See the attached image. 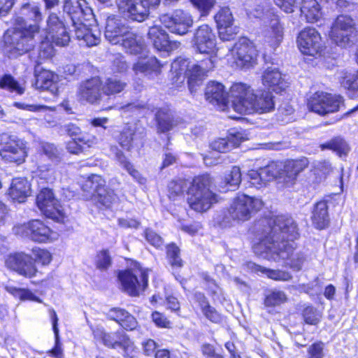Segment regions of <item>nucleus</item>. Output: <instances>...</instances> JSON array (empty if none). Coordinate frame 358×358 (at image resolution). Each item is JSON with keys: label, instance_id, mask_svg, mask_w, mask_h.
<instances>
[{"label": "nucleus", "instance_id": "nucleus-50", "mask_svg": "<svg viewBox=\"0 0 358 358\" xmlns=\"http://www.w3.org/2000/svg\"><path fill=\"white\" fill-rule=\"evenodd\" d=\"M322 150L330 149L336 152L340 155H346L349 151V147L346 142L341 138H335L329 142L321 145Z\"/></svg>", "mask_w": 358, "mask_h": 358}, {"label": "nucleus", "instance_id": "nucleus-39", "mask_svg": "<svg viewBox=\"0 0 358 358\" xmlns=\"http://www.w3.org/2000/svg\"><path fill=\"white\" fill-rule=\"evenodd\" d=\"M64 129L69 136L74 139H78L81 144L85 145L87 148H92L98 143V139L96 136L83 134L80 127L75 124H67L64 126Z\"/></svg>", "mask_w": 358, "mask_h": 358}, {"label": "nucleus", "instance_id": "nucleus-34", "mask_svg": "<svg viewBox=\"0 0 358 358\" xmlns=\"http://www.w3.org/2000/svg\"><path fill=\"white\" fill-rule=\"evenodd\" d=\"M35 78L36 88L48 90L53 94H56L58 92L57 76L52 72L43 70L39 73H37V70L35 69Z\"/></svg>", "mask_w": 358, "mask_h": 358}, {"label": "nucleus", "instance_id": "nucleus-45", "mask_svg": "<svg viewBox=\"0 0 358 358\" xmlns=\"http://www.w3.org/2000/svg\"><path fill=\"white\" fill-rule=\"evenodd\" d=\"M116 157L117 160L120 162L121 165L127 171V172L131 175L136 181H138L141 184H144L145 182V178H143L138 171L136 170L133 165L127 160L124 153L116 148Z\"/></svg>", "mask_w": 358, "mask_h": 358}, {"label": "nucleus", "instance_id": "nucleus-3", "mask_svg": "<svg viewBox=\"0 0 358 358\" xmlns=\"http://www.w3.org/2000/svg\"><path fill=\"white\" fill-rule=\"evenodd\" d=\"M64 12L72 23V31L80 45L87 47L97 45L101 41V32L96 27H92V10L85 0H64Z\"/></svg>", "mask_w": 358, "mask_h": 358}, {"label": "nucleus", "instance_id": "nucleus-52", "mask_svg": "<svg viewBox=\"0 0 358 358\" xmlns=\"http://www.w3.org/2000/svg\"><path fill=\"white\" fill-rule=\"evenodd\" d=\"M0 88L22 94L24 88L22 87L10 75H4L0 78Z\"/></svg>", "mask_w": 358, "mask_h": 358}, {"label": "nucleus", "instance_id": "nucleus-27", "mask_svg": "<svg viewBox=\"0 0 358 358\" xmlns=\"http://www.w3.org/2000/svg\"><path fill=\"white\" fill-rule=\"evenodd\" d=\"M161 64L155 57L148 56L145 53L138 57L132 65L135 75L143 74L146 76H156L161 73Z\"/></svg>", "mask_w": 358, "mask_h": 358}, {"label": "nucleus", "instance_id": "nucleus-7", "mask_svg": "<svg viewBox=\"0 0 358 358\" xmlns=\"http://www.w3.org/2000/svg\"><path fill=\"white\" fill-rule=\"evenodd\" d=\"M148 269L143 268L139 264L120 271L118 279L123 290L131 296H138L148 286Z\"/></svg>", "mask_w": 358, "mask_h": 358}, {"label": "nucleus", "instance_id": "nucleus-9", "mask_svg": "<svg viewBox=\"0 0 358 358\" xmlns=\"http://www.w3.org/2000/svg\"><path fill=\"white\" fill-rule=\"evenodd\" d=\"M262 206L263 202L261 199L241 194L234 199L228 208V213L233 220L245 222L260 210Z\"/></svg>", "mask_w": 358, "mask_h": 358}, {"label": "nucleus", "instance_id": "nucleus-11", "mask_svg": "<svg viewBox=\"0 0 358 358\" xmlns=\"http://www.w3.org/2000/svg\"><path fill=\"white\" fill-rule=\"evenodd\" d=\"M161 0H115L119 11L132 20L143 22L156 8Z\"/></svg>", "mask_w": 358, "mask_h": 358}, {"label": "nucleus", "instance_id": "nucleus-14", "mask_svg": "<svg viewBox=\"0 0 358 358\" xmlns=\"http://www.w3.org/2000/svg\"><path fill=\"white\" fill-rule=\"evenodd\" d=\"M36 204L41 212L48 218L62 222L66 213L59 201L55 196L52 189L43 188L36 196Z\"/></svg>", "mask_w": 358, "mask_h": 358}, {"label": "nucleus", "instance_id": "nucleus-28", "mask_svg": "<svg viewBox=\"0 0 358 358\" xmlns=\"http://www.w3.org/2000/svg\"><path fill=\"white\" fill-rule=\"evenodd\" d=\"M122 20L115 16L108 17L105 27V37L112 44L120 43L121 39L128 31Z\"/></svg>", "mask_w": 358, "mask_h": 358}, {"label": "nucleus", "instance_id": "nucleus-25", "mask_svg": "<svg viewBox=\"0 0 358 358\" xmlns=\"http://www.w3.org/2000/svg\"><path fill=\"white\" fill-rule=\"evenodd\" d=\"M102 83L99 78L94 77L83 82L78 88V95L80 99L90 103H97L101 96Z\"/></svg>", "mask_w": 358, "mask_h": 358}, {"label": "nucleus", "instance_id": "nucleus-48", "mask_svg": "<svg viewBox=\"0 0 358 358\" xmlns=\"http://www.w3.org/2000/svg\"><path fill=\"white\" fill-rule=\"evenodd\" d=\"M188 185V181L185 179H178L170 182L168 186L169 198L176 200L178 196H182Z\"/></svg>", "mask_w": 358, "mask_h": 358}, {"label": "nucleus", "instance_id": "nucleus-46", "mask_svg": "<svg viewBox=\"0 0 358 358\" xmlns=\"http://www.w3.org/2000/svg\"><path fill=\"white\" fill-rule=\"evenodd\" d=\"M97 195L94 198L99 203L106 208H110L113 203L117 200V196L113 190L108 189L103 185L102 188L99 189Z\"/></svg>", "mask_w": 358, "mask_h": 358}, {"label": "nucleus", "instance_id": "nucleus-23", "mask_svg": "<svg viewBox=\"0 0 358 358\" xmlns=\"http://www.w3.org/2000/svg\"><path fill=\"white\" fill-rule=\"evenodd\" d=\"M219 30V35L222 41H229L237 33V27H232L234 17L228 7L222 8L214 16Z\"/></svg>", "mask_w": 358, "mask_h": 358}, {"label": "nucleus", "instance_id": "nucleus-61", "mask_svg": "<svg viewBox=\"0 0 358 358\" xmlns=\"http://www.w3.org/2000/svg\"><path fill=\"white\" fill-rule=\"evenodd\" d=\"M56 175L57 173L52 167L43 166L39 168L40 178L47 182H53L56 179Z\"/></svg>", "mask_w": 358, "mask_h": 358}, {"label": "nucleus", "instance_id": "nucleus-5", "mask_svg": "<svg viewBox=\"0 0 358 358\" xmlns=\"http://www.w3.org/2000/svg\"><path fill=\"white\" fill-rule=\"evenodd\" d=\"M39 29L37 24H29L28 28L15 26L13 31H8L3 36L4 52L14 58L30 51L35 45V36Z\"/></svg>", "mask_w": 358, "mask_h": 358}, {"label": "nucleus", "instance_id": "nucleus-16", "mask_svg": "<svg viewBox=\"0 0 358 358\" xmlns=\"http://www.w3.org/2000/svg\"><path fill=\"white\" fill-rule=\"evenodd\" d=\"M299 50L303 55L315 56L324 48V43L320 34L315 28L307 27L303 29L297 38Z\"/></svg>", "mask_w": 358, "mask_h": 358}, {"label": "nucleus", "instance_id": "nucleus-38", "mask_svg": "<svg viewBox=\"0 0 358 358\" xmlns=\"http://www.w3.org/2000/svg\"><path fill=\"white\" fill-rule=\"evenodd\" d=\"M201 177H195L187 189V202L196 212H201Z\"/></svg>", "mask_w": 358, "mask_h": 358}, {"label": "nucleus", "instance_id": "nucleus-32", "mask_svg": "<svg viewBox=\"0 0 358 358\" xmlns=\"http://www.w3.org/2000/svg\"><path fill=\"white\" fill-rule=\"evenodd\" d=\"M106 316L109 320L117 322L126 330H134L138 325V322L136 318L128 311L123 308H110L106 313Z\"/></svg>", "mask_w": 358, "mask_h": 358}, {"label": "nucleus", "instance_id": "nucleus-35", "mask_svg": "<svg viewBox=\"0 0 358 358\" xmlns=\"http://www.w3.org/2000/svg\"><path fill=\"white\" fill-rule=\"evenodd\" d=\"M241 171L239 166H234L225 172L219 183L220 191L224 192L236 189L241 182Z\"/></svg>", "mask_w": 358, "mask_h": 358}, {"label": "nucleus", "instance_id": "nucleus-44", "mask_svg": "<svg viewBox=\"0 0 358 358\" xmlns=\"http://www.w3.org/2000/svg\"><path fill=\"white\" fill-rule=\"evenodd\" d=\"M106 185L104 179L98 175H92L86 179L82 185V189L86 192L85 195L86 199L96 197L99 192V189L102 188Z\"/></svg>", "mask_w": 358, "mask_h": 358}, {"label": "nucleus", "instance_id": "nucleus-59", "mask_svg": "<svg viewBox=\"0 0 358 358\" xmlns=\"http://www.w3.org/2000/svg\"><path fill=\"white\" fill-rule=\"evenodd\" d=\"M6 289L14 296H19L21 299H30L36 301L38 302H41V300L34 296L33 294L28 290L10 286H6Z\"/></svg>", "mask_w": 358, "mask_h": 358}, {"label": "nucleus", "instance_id": "nucleus-30", "mask_svg": "<svg viewBox=\"0 0 358 358\" xmlns=\"http://www.w3.org/2000/svg\"><path fill=\"white\" fill-rule=\"evenodd\" d=\"M262 84L276 93L285 90L288 84L277 68L268 67L262 76Z\"/></svg>", "mask_w": 358, "mask_h": 358}, {"label": "nucleus", "instance_id": "nucleus-29", "mask_svg": "<svg viewBox=\"0 0 358 358\" xmlns=\"http://www.w3.org/2000/svg\"><path fill=\"white\" fill-rule=\"evenodd\" d=\"M45 39L47 41H43L40 48L39 57L41 58H48L53 55V48L49 44V42H51L55 45L64 47L69 44L70 41V36L64 27L63 34L62 33V31L59 29L57 31L53 32L51 35L46 36Z\"/></svg>", "mask_w": 358, "mask_h": 358}, {"label": "nucleus", "instance_id": "nucleus-4", "mask_svg": "<svg viewBox=\"0 0 358 358\" xmlns=\"http://www.w3.org/2000/svg\"><path fill=\"white\" fill-rule=\"evenodd\" d=\"M229 96L233 109L240 113H266L275 108L273 95L268 91L259 90L254 93L250 86L237 83L230 88Z\"/></svg>", "mask_w": 358, "mask_h": 358}, {"label": "nucleus", "instance_id": "nucleus-58", "mask_svg": "<svg viewBox=\"0 0 358 358\" xmlns=\"http://www.w3.org/2000/svg\"><path fill=\"white\" fill-rule=\"evenodd\" d=\"M146 241L156 248H161L164 244L163 238L151 229H146L144 231Z\"/></svg>", "mask_w": 358, "mask_h": 358}, {"label": "nucleus", "instance_id": "nucleus-55", "mask_svg": "<svg viewBox=\"0 0 358 358\" xmlns=\"http://www.w3.org/2000/svg\"><path fill=\"white\" fill-rule=\"evenodd\" d=\"M302 315L306 323L311 325L317 324L322 318V313L313 306L306 307Z\"/></svg>", "mask_w": 358, "mask_h": 358}, {"label": "nucleus", "instance_id": "nucleus-57", "mask_svg": "<svg viewBox=\"0 0 358 358\" xmlns=\"http://www.w3.org/2000/svg\"><path fill=\"white\" fill-rule=\"evenodd\" d=\"M341 84L349 90H358V71L345 73L341 79Z\"/></svg>", "mask_w": 358, "mask_h": 358}, {"label": "nucleus", "instance_id": "nucleus-21", "mask_svg": "<svg viewBox=\"0 0 358 358\" xmlns=\"http://www.w3.org/2000/svg\"><path fill=\"white\" fill-rule=\"evenodd\" d=\"M160 22L171 32L179 35L186 34L192 24L191 17L182 10H176L171 15H162Z\"/></svg>", "mask_w": 358, "mask_h": 358}, {"label": "nucleus", "instance_id": "nucleus-54", "mask_svg": "<svg viewBox=\"0 0 358 358\" xmlns=\"http://www.w3.org/2000/svg\"><path fill=\"white\" fill-rule=\"evenodd\" d=\"M287 300V295L282 291L274 290L268 294L264 300L266 306H276Z\"/></svg>", "mask_w": 358, "mask_h": 358}, {"label": "nucleus", "instance_id": "nucleus-36", "mask_svg": "<svg viewBox=\"0 0 358 358\" xmlns=\"http://www.w3.org/2000/svg\"><path fill=\"white\" fill-rule=\"evenodd\" d=\"M120 44L127 52L134 55H142L145 49V43L142 37L129 31L121 39Z\"/></svg>", "mask_w": 358, "mask_h": 358}, {"label": "nucleus", "instance_id": "nucleus-41", "mask_svg": "<svg viewBox=\"0 0 358 358\" xmlns=\"http://www.w3.org/2000/svg\"><path fill=\"white\" fill-rule=\"evenodd\" d=\"M301 12L308 22H317L322 15L321 6L317 0H302Z\"/></svg>", "mask_w": 358, "mask_h": 358}, {"label": "nucleus", "instance_id": "nucleus-12", "mask_svg": "<svg viewBox=\"0 0 358 358\" xmlns=\"http://www.w3.org/2000/svg\"><path fill=\"white\" fill-rule=\"evenodd\" d=\"M330 36L337 45L350 47L357 41L354 20L348 15H339L331 27Z\"/></svg>", "mask_w": 358, "mask_h": 358}, {"label": "nucleus", "instance_id": "nucleus-53", "mask_svg": "<svg viewBox=\"0 0 358 358\" xmlns=\"http://www.w3.org/2000/svg\"><path fill=\"white\" fill-rule=\"evenodd\" d=\"M166 255L169 264L173 267L180 268L183 265V262L180 257V249L174 243L166 246Z\"/></svg>", "mask_w": 358, "mask_h": 358}, {"label": "nucleus", "instance_id": "nucleus-1", "mask_svg": "<svg viewBox=\"0 0 358 358\" xmlns=\"http://www.w3.org/2000/svg\"><path fill=\"white\" fill-rule=\"evenodd\" d=\"M261 225L259 241L253 246L255 255L268 261H287L286 264L292 268L301 270L304 257L294 252L299 233L292 218L280 215L262 220Z\"/></svg>", "mask_w": 358, "mask_h": 358}, {"label": "nucleus", "instance_id": "nucleus-22", "mask_svg": "<svg viewBox=\"0 0 358 358\" xmlns=\"http://www.w3.org/2000/svg\"><path fill=\"white\" fill-rule=\"evenodd\" d=\"M215 35L208 25H203V73L213 69L217 61Z\"/></svg>", "mask_w": 358, "mask_h": 358}, {"label": "nucleus", "instance_id": "nucleus-24", "mask_svg": "<svg viewBox=\"0 0 358 358\" xmlns=\"http://www.w3.org/2000/svg\"><path fill=\"white\" fill-rule=\"evenodd\" d=\"M148 36L153 46L160 51L171 52L178 48L180 44L177 41H171L166 32L159 25L150 27Z\"/></svg>", "mask_w": 358, "mask_h": 358}, {"label": "nucleus", "instance_id": "nucleus-63", "mask_svg": "<svg viewBox=\"0 0 358 358\" xmlns=\"http://www.w3.org/2000/svg\"><path fill=\"white\" fill-rule=\"evenodd\" d=\"M14 106L20 109L32 112H41L47 110L49 107L45 105L29 104L24 102H15Z\"/></svg>", "mask_w": 358, "mask_h": 358}, {"label": "nucleus", "instance_id": "nucleus-33", "mask_svg": "<svg viewBox=\"0 0 358 358\" xmlns=\"http://www.w3.org/2000/svg\"><path fill=\"white\" fill-rule=\"evenodd\" d=\"M243 140L244 138L241 133H229L226 138L213 141L210 147L218 152H226L238 147Z\"/></svg>", "mask_w": 358, "mask_h": 358}, {"label": "nucleus", "instance_id": "nucleus-19", "mask_svg": "<svg viewBox=\"0 0 358 358\" xmlns=\"http://www.w3.org/2000/svg\"><path fill=\"white\" fill-rule=\"evenodd\" d=\"M40 4L34 1L24 3L13 18V25L20 28L29 27V24H37L42 20Z\"/></svg>", "mask_w": 358, "mask_h": 358}, {"label": "nucleus", "instance_id": "nucleus-51", "mask_svg": "<svg viewBox=\"0 0 358 358\" xmlns=\"http://www.w3.org/2000/svg\"><path fill=\"white\" fill-rule=\"evenodd\" d=\"M125 82L117 78H110L106 80L102 90L108 95L121 92L126 87Z\"/></svg>", "mask_w": 358, "mask_h": 358}, {"label": "nucleus", "instance_id": "nucleus-47", "mask_svg": "<svg viewBox=\"0 0 358 358\" xmlns=\"http://www.w3.org/2000/svg\"><path fill=\"white\" fill-rule=\"evenodd\" d=\"M332 171V167L329 161L318 160L313 163L312 172L318 177L317 182L324 179Z\"/></svg>", "mask_w": 358, "mask_h": 358}, {"label": "nucleus", "instance_id": "nucleus-62", "mask_svg": "<svg viewBox=\"0 0 358 358\" xmlns=\"http://www.w3.org/2000/svg\"><path fill=\"white\" fill-rule=\"evenodd\" d=\"M324 343H315L308 348V358H323Z\"/></svg>", "mask_w": 358, "mask_h": 358}, {"label": "nucleus", "instance_id": "nucleus-43", "mask_svg": "<svg viewBox=\"0 0 358 358\" xmlns=\"http://www.w3.org/2000/svg\"><path fill=\"white\" fill-rule=\"evenodd\" d=\"M157 132L165 133L171 130L176 124V121L167 109H159L156 115Z\"/></svg>", "mask_w": 358, "mask_h": 358}, {"label": "nucleus", "instance_id": "nucleus-40", "mask_svg": "<svg viewBox=\"0 0 358 358\" xmlns=\"http://www.w3.org/2000/svg\"><path fill=\"white\" fill-rule=\"evenodd\" d=\"M282 40V29L280 24L279 20L273 17L271 20L270 27L265 33V42L273 48L279 45Z\"/></svg>", "mask_w": 358, "mask_h": 358}, {"label": "nucleus", "instance_id": "nucleus-8", "mask_svg": "<svg viewBox=\"0 0 358 358\" xmlns=\"http://www.w3.org/2000/svg\"><path fill=\"white\" fill-rule=\"evenodd\" d=\"M0 155L5 161L20 164L27 156L26 143L16 135L3 133L0 134Z\"/></svg>", "mask_w": 358, "mask_h": 358}, {"label": "nucleus", "instance_id": "nucleus-31", "mask_svg": "<svg viewBox=\"0 0 358 358\" xmlns=\"http://www.w3.org/2000/svg\"><path fill=\"white\" fill-rule=\"evenodd\" d=\"M216 189L214 178L209 173H203V212L219 202L220 196Z\"/></svg>", "mask_w": 358, "mask_h": 358}, {"label": "nucleus", "instance_id": "nucleus-2", "mask_svg": "<svg viewBox=\"0 0 358 358\" xmlns=\"http://www.w3.org/2000/svg\"><path fill=\"white\" fill-rule=\"evenodd\" d=\"M309 165L306 157L287 160L285 162H271L258 170H251L248 173L250 182L257 189L265 187L274 178H278L286 187L293 186L299 175Z\"/></svg>", "mask_w": 358, "mask_h": 358}, {"label": "nucleus", "instance_id": "nucleus-15", "mask_svg": "<svg viewBox=\"0 0 358 358\" xmlns=\"http://www.w3.org/2000/svg\"><path fill=\"white\" fill-rule=\"evenodd\" d=\"M15 234L27 237L34 241L45 243L54 237L55 233L39 220H33L13 228Z\"/></svg>", "mask_w": 358, "mask_h": 358}, {"label": "nucleus", "instance_id": "nucleus-26", "mask_svg": "<svg viewBox=\"0 0 358 358\" xmlns=\"http://www.w3.org/2000/svg\"><path fill=\"white\" fill-rule=\"evenodd\" d=\"M205 98L206 101L220 110H224L228 103V96L224 86L218 82H209L205 89Z\"/></svg>", "mask_w": 358, "mask_h": 358}, {"label": "nucleus", "instance_id": "nucleus-49", "mask_svg": "<svg viewBox=\"0 0 358 358\" xmlns=\"http://www.w3.org/2000/svg\"><path fill=\"white\" fill-rule=\"evenodd\" d=\"M257 270L260 271L263 273L272 280L277 281H289L292 278V275L287 271L280 270V269H269L261 266H256Z\"/></svg>", "mask_w": 358, "mask_h": 358}, {"label": "nucleus", "instance_id": "nucleus-13", "mask_svg": "<svg viewBox=\"0 0 358 358\" xmlns=\"http://www.w3.org/2000/svg\"><path fill=\"white\" fill-rule=\"evenodd\" d=\"M343 106L342 96L322 92L313 94L308 101L309 110L320 115L336 113Z\"/></svg>", "mask_w": 358, "mask_h": 358}, {"label": "nucleus", "instance_id": "nucleus-17", "mask_svg": "<svg viewBox=\"0 0 358 358\" xmlns=\"http://www.w3.org/2000/svg\"><path fill=\"white\" fill-rule=\"evenodd\" d=\"M7 268L26 278H33L38 270L31 256L24 252L11 254L5 260Z\"/></svg>", "mask_w": 358, "mask_h": 358}, {"label": "nucleus", "instance_id": "nucleus-20", "mask_svg": "<svg viewBox=\"0 0 358 358\" xmlns=\"http://www.w3.org/2000/svg\"><path fill=\"white\" fill-rule=\"evenodd\" d=\"M145 132L143 129L126 126L116 137L119 145L127 151L139 150L145 143Z\"/></svg>", "mask_w": 358, "mask_h": 358}, {"label": "nucleus", "instance_id": "nucleus-56", "mask_svg": "<svg viewBox=\"0 0 358 358\" xmlns=\"http://www.w3.org/2000/svg\"><path fill=\"white\" fill-rule=\"evenodd\" d=\"M64 22L62 20L59 19L58 15L56 13H51L47 20V35L50 36L53 32L57 31V30L62 31V33H64Z\"/></svg>", "mask_w": 358, "mask_h": 358}, {"label": "nucleus", "instance_id": "nucleus-42", "mask_svg": "<svg viewBox=\"0 0 358 358\" xmlns=\"http://www.w3.org/2000/svg\"><path fill=\"white\" fill-rule=\"evenodd\" d=\"M312 220L317 229H322L328 225L329 218L326 201H321L315 204L313 211Z\"/></svg>", "mask_w": 358, "mask_h": 358}, {"label": "nucleus", "instance_id": "nucleus-60", "mask_svg": "<svg viewBox=\"0 0 358 358\" xmlns=\"http://www.w3.org/2000/svg\"><path fill=\"white\" fill-rule=\"evenodd\" d=\"M111 265V257L108 250H103L97 255L96 267L100 270H106Z\"/></svg>", "mask_w": 358, "mask_h": 358}, {"label": "nucleus", "instance_id": "nucleus-37", "mask_svg": "<svg viewBox=\"0 0 358 358\" xmlns=\"http://www.w3.org/2000/svg\"><path fill=\"white\" fill-rule=\"evenodd\" d=\"M30 184L26 178H15L9 188V195L13 200L21 203L30 194Z\"/></svg>", "mask_w": 358, "mask_h": 358}, {"label": "nucleus", "instance_id": "nucleus-6", "mask_svg": "<svg viewBox=\"0 0 358 358\" xmlns=\"http://www.w3.org/2000/svg\"><path fill=\"white\" fill-rule=\"evenodd\" d=\"M171 71L175 83H182L187 78L190 93L195 95L199 91L201 85V68L198 63L178 58L171 64Z\"/></svg>", "mask_w": 358, "mask_h": 358}, {"label": "nucleus", "instance_id": "nucleus-10", "mask_svg": "<svg viewBox=\"0 0 358 358\" xmlns=\"http://www.w3.org/2000/svg\"><path fill=\"white\" fill-rule=\"evenodd\" d=\"M93 334L96 340L102 342L106 347L113 349L120 348L125 357L130 358L135 357L134 343L122 331L106 333L103 329L96 328L93 331Z\"/></svg>", "mask_w": 358, "mask_h": 358}, {"label": "nucleus", "instance_id": "nucleus-18", "mask_svg": "<svg viewBox=\"0 0 358 358\" xmlns=\"http://www.w3.org/2000/svg\"><path fill=\"white\" fill-rule=\"evenodd\" d=\"M233 55L236 65L242 69L252 67L257 62V51L253 43L245 38L236 43Z\"/></svg>", "mask_w": 358, "mask_h": 358}, {"label": "nucleus", "instance_id": "nucleus-64", "mask_svg": "<svg viewBox=\"0 0 358 358\" xmlns=\"http://www.w3.org/2000/svg\"><path fill=\"white\" fill-rule=\"evenodd\" d=\"M36 261L41 263L43 265H48L52 261L51 254L46 250L36 249L34 250Z\"/></svg>", "mask_w": 358, "mask_h": 358}]
</instances>
